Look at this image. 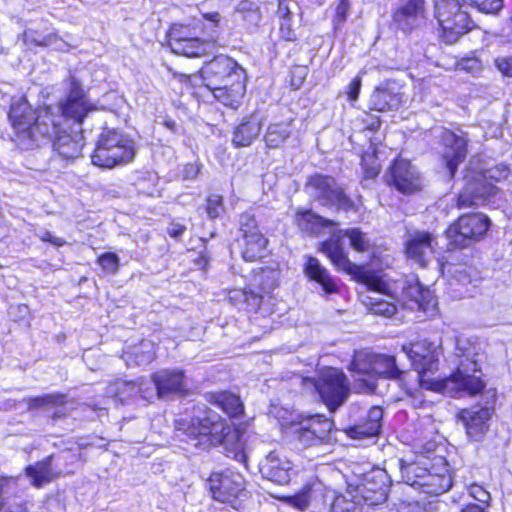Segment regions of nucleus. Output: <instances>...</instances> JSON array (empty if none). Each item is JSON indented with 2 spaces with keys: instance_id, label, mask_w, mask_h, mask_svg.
<instances>
[{
  "instance_id": "nucleus-50",
  "label": "nucleus",
  "mask_w": 512,
  "mask_h": 512,
  "mask_svg": "<svg viewBox=\"0 0 512 512\" xmlns=\"http://www.w3.org/2000/svg\"><path fill=\"white\" fill-rule=\"evenodd\" d=\"M137 383V397L141 399L152 401L158 398V387L154 379H143L140 378L136 381Z\"/></svg>"
},
{
  "instance_id": "nucleus-59",
  "label": "nucleus",
  "mask_w": 512,
  "mask_h": 512,
  "mask_svg": "<svg viewBox=\"0 0 512 512\" xmlns=\"http://www.w3.org/2000/svg\"><path fill=\"white\" fill-rule=\"evenodd\" d=\"M360 89H361V77L357 76L354 79H352V81L347 86L346 94H347L348 100L351 102L356 101L358 99Z\"/></svg>"
},
{
  "instance_id": "nucleus-54",
  "label": "nucleus",
  "mask_w": 512,
  "mask_h": 512,
  "mask_svg": "<svg viewBox=\"0 0 512 512\" xmlns=\"http://www.w3.org/2000/svg\"><path fill=\"white\" fill-rule=\"evenodd\" d=\"M484 13H497L503 7V0H463Z\"/></svg>"
},
{
  "instance_id": "nucleus-40",
  "label": "nucleus",
  "mask_w": 512,
  "mask_h": 512,
  "mask_svg": "<svg viewBox=\"0 0 512 512\" xmlns=\"http://www.w3.org/2000/svg\"><path fill=\"white\" fill-rule=\"evenodd\" d=\"M229 301L239 309L257 310L262 303V296L250 290L233 289L228 294Z\"/></svg>"
},
{
  "instance_id": "nucleus-41",
  "label": "nucleus",
  "mask_w": 512,
  "mask_h": 512,
  "mask_svg": "<svg viewBox=\"0 0 512 512\" xmlns=\"http://www.w3.org/2000/svg\"><path fill=\"white\" fill-rule=\"evenodd\" d=\"M234 13L247 25V28L258 27L261 21V12L258 3L250 0H242L235 7Z\"/></svg>"
},
{
  "instance_id": "nucleus-3",
  "label": "nucleus",
  "mask_w": 512,
  "mask_h": 512,
  "mask_svg": "<svg viewBox=\"0 0 512 512\" xmlns=\"http://www.w3.org/2000/svg\"><path fill=\"white\" fill-rule=\"evenodd\" d=\"M456 355L460 358L457 370L448 378L437 381L432 389L453 398L480 393L485 384L476 374L480 373L481 361L476 347L458 341Z\"/></svg>"
},
{
  "instance_id": "nucleus-42",
  "label": "nucleus",
  "mask_w": 512,
  "mask_h": 512,
  "mask_svg": "<svg viewBox=\"0 0 512 512\" xmlns=\"http://www.w3.org/2000/svg\"><path fill=\"white\" fill-rule=\"evenodd\" d=\"M214 404L230 417H239L243 413L240 398L230 392H221L214 396Z\"/></svg>"
},
{
  "instance_id": "nucleus-9",
  "label": "nucleus",
  "mask_w": 512,
  "mask_h": 512,
  "mask_svg": "<svg viewBox=\"0 0 512 512\" xmlns=\"http://www.w3.org/2000/svg\"><path fill=\"white\" fill-rule=\"evenodd\" d=\"M347 237L353 249L364 252L370 248V240L359 228L339 230L338 234H333L328 240L321 244L320 250L331 260L337 269L352 273L355 265L348 259L343 249L341 238Z\"/></svg>"
},
{
  "instance_id": "nucleus-39",
  "label": "nucleus",
  "mask_w": 512,
  "mask_h": 512,
  "mask_svg": "<svg viewBox=\"0 0 512 512\" xmlns=\"http://www.w3.org/2000/svg\"><path fill=\"white\" fill-rule=\"evenodd\" d=\"M125 355L128 364L132 361L137 366H146L156 357L155 346L152 341L143 340Z\"/></svg>"
},
{
  "instance_id": "nucleus-46",
  "label": "nucleus",
  "mask_w": 512,
  "mask_h": 512,
  "mask_svg": "<svg viewBox=\"0 0 512 512\" xmlns=\"http://www.w3.org/2000/svg\"><path fill=\"white\" fill-rule=\"evenodd\" d=\"M291 128L288 123L269 125L264 140L268 148H279L290 136Z\"/></svg>"
},
{
  "instance_id": "nucleus-27",
  "label": "nucleus",
  "mask_w": 512,
  "mask_h": 512,
  "mask_svg": "<svg viewBox=\"0 0 512 512\" xmlns=\"http://www.w3.org/2000/svg\"><path fill=\"white\" fill-rule=\"evenodd\" d=\"M382 419V408L374 406L367 410L355 424L348 426L345 433L353 439L373 438L381 430Z\"/></svg>"
},
{
  "instance_id": "nucleus-6",
  "label": "nucleus",
  "mask_w": 512,
  "mask_h": 512,
  "mask_svg": "<svg viewBox=\"0 0 512 512\" xmlns=\"http://www.w3.org/2000/svg\"><path fill=\"white\" fill-rule=\"evenodd\" d=\"M349 370L361 375L395 381H402L406 374L398 367L394 356L376 353L369 349L355 351Z\"/></svg>"
},
{
  "instance_id": "nucleus-20",
  "label": "nucleus",
  "mask_w": 512,
  "mask_h": 512,
  "mask_svg": "<svg viewBox=\"0 0 512 512\" xmlns=\"http://www.w3.org/2000/svg\"><path fill=\"white\" fill-rule=\"evenodd\" d=\"M444 150L442 153V162L445 165L450 178L455 176L459 164H461L467 156L468 140L463 132L457 134L446 130L442 134Z\"/></svg>"
},
{
  "instance_id": "nucleus-64",
  "label": "nucleus",
  "mask_w": 512,
  "mask_h": 512,
  "mask_svg": "<svg viewBox=\"0 0 512 512\" xmlns=\"http://www.w3.org/2000/svg\"><path fill=\"white\" fill-rule=\"evenodd\" d=\"M186 231V226L177 222H172L167 228L170 237L179 239Z\"/></svg>"
},
{
  "instance_id": "nucleus-29",
  "label": "nucleus",
  "mask_w": 512,
  "mask_h": 512,
  "mask_svg": "<svg viewBox=\"0 0 512 512\" xmlns=\"http://www.w3.org/2000/svg\"><path fill=\"white\" fill-rule=\"evenodd\" d=\"M56 129L49 136L41 137V139L51 138L56 135L53 143L55 151L64 159H75L81 155L83 148V140L79 135H71L60 130L61 122H58Z\"/></svg>"
},
{
  "instance_id": "nucleus-51",
  "label": "nucleus",
  "mask_w": 512,
  "mask_h": 512,
  "mask_svg": "<svg viewBox=\"0 0 512 512\" xmlns=\"http://www.w3.org/2000/svg\"><path fill=\"white\" fill-rule=\"evenodd\" d=\"M257 281L261 290L264 293L269 294L279 284V272L272 269H265L258 276Z\"/></svg>"
},
{
  "instance_id": "nucleus-8",
  "label": "nucleus",
  "mask_w": 512,
  "mask_h": 512,
  "mask_svg": "<svg viewBox=\"0 0 512 512\" xmlns=\"http://www.w3.org/2000/svg\"><path fill=\"white\" fill-rule=\"evenodd\" d=\"M224 424L213 411L206 412L203 418L181 417L175 420V437L195 447L209 442V436L224 432Z\"/></svg>"
},
{
  "instance_id": "nucleus-60",
  "label": "nucleus",
  "mask_w": 512,
  "mask_h": 512,
  "mask_svg": "<svg viewBox=\"0 0 512 512\" xmlns=\"http://www.w3.org/2000/svg\"><path fill=\"white\" fill-rule=\"evenodd\" d=\"M495 65L504 75L512 77V56L497 58Z\"/></svg>"
},
{
  "instance_id": "nucleus-4",
  "label": "nucleus",
  "mask_w": 512,
  "mask_h": 512,
  "mask_svg": "<svg viewBox=\"0 0 512 512\" xmlns=\"http://www.w3.org/2000/svg\"><path fill=\"white\" fill-rule=\"evenodd\" d=\"M135 155L136 146L131 138L115 130H108L100 135L91 161L98 167L111 169L132 162Z\"/></svg>"
},
{
  "instance_id": "nucleus-12",
  "label": "nucleus",
  "mask_w": 512,
  "mask_h": 512,
  "mask_svg": "<svg viewBox=\"0 0 512 512\" xmlns=\"http://www.w3.org/2000/svg\"><path fill=\"white\" fill-rule=\"evenodd\" d=\"M333 422L321 415L303 418L291 425L294 439L303 447H320L331 442Z\"/></svg>"
},
{
  "instance_id": "nucleus-26",
  "label": "nucleus",
  "mask_w": 512,
  "mask_h": 512,
  "mask_svg": "<svg viewBox=\"0 0 512 512\" xmlns=\"http://www.w3.org/2000/svg\"><path fill=\"white\" fill-rule=\"evenodd\" d=\"M452 487V477L447 462L440 458L439 464L431 469L426 468V473L421 482L420 492L429 495H440Z\"/></svg>"
},
{
  "instance_id": "nucleus-53",
  "label": "nucleus",
  "mask_w": 512,
  "mask_h": 512,
  "mask_svg": "<svg viewBox=\"0 0 512 512\" xmlns=\"http://www.w3.org/2000/svg\"><path fill=\"white\" fill-rule=\"evenodd\" d=\"M225 211L223 197L219 194H210L206 200V212L210 219L220 217Z\"/></svg>"
},
{
  "instance_id": "nucleus-5",
  "label": "nucleus",
  "mask_w": 512,
  "mask_h": 512,
  "mask_svg": "<svg viewBox=\"0 0 512 512\" xmlns=\"http://www.w3.org/2000/svg\"><path fill=\"white\" fill-rule=\"evenodd\" d=\"M306 193L322 206L336 207L347 213H359L362 204L348 197L334 178L315 174L305 184Z\"/></svg>"
},
{
  "instance_id": "nucleus-32",
  "label": "nucleus",
  "mask_w": 512,
  "mask_h": 512,
  "mask_svg": "<svg viewBox=\"0 0 512 512\" xmlns=\"http://www.w3.org/2000/svg\"><path fill=\"white\" fill-rule=\"evenodd\" d=\"M304 274L309 280L317 282L325 293L331 294L337 291L334 279L317 258L307 256L304 264Z\"/></svg>"
},
{
  "instance_id": "nucleus-24",
  "label": "nucleus",
  "mask_w": 512,
  "mask_h": 512,
  "mask_svg": "<svg viewBox=\"0 0 512 512\" xmlns=\"http://www.w3.org/2000/svg\"><path fill=\"white\" fill-rule=\"evenodd\" d=\"M158 387V399L170 396H184L188 393L186 377L180 369H162L152 374Z\"/></svg>"
},
{
  "instance_id": "nucleus-57",
  "label": "nucleus",
  "mask_w": 512,
  "mask_h": 512,
  "mask_svg": "<svg viewBox=\"0 0 512 512\" xmlns=\"http://www.w3.org/2000/svg\"><path fill=\"white\" fill-rule=\"evenodd\" d=\"M457 69L472 75H477L482 71V64L481 61L475 57L463 58L457 62Z\"/></svg>"
},
{
  "instance_id": "nucleus-18",
  "label": "nucleus",
  "mask_w": 512,
  "mask_h": 512,
  "mask_svg": "<svg viewBox=\"0 0 512 512\" xmlns=\"http://www.w3.org/2000/svg\"><path fill=\"white\" fill-rule=\"evenodd\" d=\"M404 246L407 257L424 268L434 258L437 241L432 233L416 230L406 234Z\"/></svg>"
},
{
  "instance_id": "nucleus-38",
  "label": "nucleus",
  "mask_w": 512,
  "mask_h": 512,
  "mask_svg": "<svg viewBox=\"0 0 512 512\" xmlns=\"http://www.w3.org/2000/svg\"><path fill=\"white\" fill-rule=\"evenodd\" d=\"M426 468L425 463L400 461V473L403 482L419 491Z\"/></svg>"
},
{
  "instance_id": "nucleus-44",
  "label": "nucleus",
  "mask_w": 512,
  "mask_h": 512,
  "mask_svg": "<svg viewBox=\"0 0 512 512\" xmlns=\"http://www.w3.org/2000/svg\"><path fill=\"white\" fill-rule=\"evenodd\" d=\"M424 13L416 10L414 7H410L407 3L399 7L393 14V21L403 31H410L417 19L422 17Z\"/></svg>"
},
{
  "instance_id": "nucleus-15",
  "label": "nucleus",
  "mask_w": 512,
  "mask_h": 512,
  "mask_svg": "<svg viewBox=\"0 0 512 512\" xmlns=\"http://www.w3.org/2000/svg\"><path fill=\"white\" fill-rule=\"evenodd\" d=\"M242 233V257L247 262H255L264 257L267 239L260 232L254 215L243 213L239 220Z\"/></svg>"
},
{
  "instance_id": "nucleus-14",
  "label": "nucleus",
  "mask_w": 512,
  "mask_h": 512,
  "mask_svg": "<svg viewBox=\"0 0 512 512\" xmlns=\"http://www.w3.org/2000/svg\"><path fill=\"white\" fill-rule=\"evenodd\" d=\"M403 351L411 361L412 366L417 371V378L420 381L421 375L427 372H433L437 369L438 358L440 355V342L429 339H421L403 346Z\"/></svg>"
},
{
  "instance_id": "nucleus-33",
  "label": "nucleus",
  "mask_w": 512,
  "mask_h": 512,
  "mask_svg": "<svg viewBox=\"0 0 512 512\" xmlns=\"http://www.w3.org/2000/svg\"><path fill=\"white\" fill-rule=\"evenodd\" d=\"M261 121L257 116H250L240 122L233 130L232 143L235 147L250 146L259 136Z\"/></svg>"
},
{
  "instance_id": "nucleus-23",
  "label": "nucleus",
  "mask_w": 512,
  "mask_h": 512,
  "mask_svg": "<svg viewBox=\"0 0 512 512\" xmlns=\"http://www.w3.org/2000/svg\"><path fill=\"white\" fill-rule=\"evenodd\" d=\"M168 45L175 54L186 57H201L211 47V43L198 37L183 38V26L173 25L169 31Z\"/></svg>"
},
{
  "instance_id": "nucleus-31",
  "label": "nucleus",
  "mask_w": 512,
  "mask_h": 512,
  "mask_svg": "<svg viewBox=\"0 0 512 512\" xmlns=\"http://www.w3.org/2000/svg\"><path fill=\"white\" fill-rule=\"evenodd\" d=\"M23 41L28 46L49 47L54 46L60 51H68L69 45L63 42L59 36L48 29L28 28L23 33Z\"/></svg>"
},
{
  "instance_id": "nucleus-49",
  "label": "nucleus",
  "mask_w": 512,
  "mask_h": 512,
  "mask_svg": "<svg viewBox=\"0 0 512 512\" xmlns=\"http://www.w3.org/2000/svg\"><path fill=\"white\" fill-rule=\"evenodd\" d=\"M137 383L136 381H126L118 379L110 385L108 392L114 393L120 397L121 400L137 397Z\"/></svg>"
},
{
  "instance_id": "nucleus-35",
  "label": "nucleus",
  "mask_w": 512,
  "mask_h": 512,
  "mask_svg": "<svg viewBox=\"0 0 512 512\" xmlns=\"http://www.w3.org/2000/svg\"><path fill=\"white\" fill-rule=\"evenodd\" d=\"M295 221L302 231L310 234H319L323 229L337 226L335 221L323 218L311 210L298 211Z\"/></svg>"
},
{
  "instance_id": "nucleus-7",
  "label": "nucleus",
  "mask_w": 512,
  "mask_h": 512,
  "mask_svg": "<svg viewBox=\"0 0 512 512\" xmlns=\"http://www.w3.org/2000/svg\"><path fill=\"white\" fill-rule=\"evenodd\" d=\"M489 226V218L482 213L460 216L446 230L447 249L452 251L470 247L484 237Z\"/></svg>"
},
{
  "instance_id": "nucleus-63",
  "label": "nucleus",
  "mask_w": 512,
  "mask_h": 512,
  "mask_svg": "<svg viewBox=\"0 0 512 512\" xmlns=\"http://www.w3.org/2000/svg\"><path fill=\"white\" fill-rule=\"evenodd\" d=\"M39 237L43 242H49L56 247H61L66 243V241L63 238L56 237L50 231L47 230L41 232Z\"/></svg>"
},
{
  "instance_id": "nucleus-48",
  "label": "nucleus",
  "mask_w": 512,
  "mask_h": 512,
  "mask_svg": "<svg viewBox=\"0 0 512 512\" xmlns=\"http://www.w3.org/2000/svg\"><path fill=\"white\" fill-rule=\"evenodd\" d=\"M223 444L226 447L227 455L232 457L239 463H245L247 456L244 451V447L242 442L239 439L237 434H233L231 436L227 435L223 439Z\"/></svg>"
},
{
  "instance_id": "nucleus-10",
  "label": "nucleus",
  "mask_w": 512,
  "mask_h": 512,
  "mask_svg": "<svg viewBox=\"0 0 512 512\" xmlns=\"http://www.w3.org/2000/svg\"><path fill=\"white\" fill-rule=\"evenodd\" d=\"M435 17L442 28L443 41L454 44L471 29L472 21L458 0H435Z\"/></svg>"
},
{
  "instance_id": "nucleus-11",
  "label": "nucleus",
  "mask_w": 512,
  "mask_h": 512,
  "mask_svg": "<svg viewBox=\"0 0 512 512\" xmlns=\"http://www.w3.org/2000/svg\"><path fill=\"white\" fill-rule=\"evenodd\" d=\"M322 402L330 411H335L350 394L349 383L343 371L336 368L323 370L314 383Z\"/></svg>"
},
{
  "instance_id": "nucleus-19",
  "label": "nucleus",
  "mask_w": 512,
  "mask_h": 512,
  "mask_svg": "<svg viewBox=\"0 0 512 512\" xmlns=\"http://www.w3.org/2000/svg\"><path fill=\"white\" fill-rule=\"evenodd\" d=\"M466 178V185L458 195L456 206L459 209L478 207L486 204L497 192V187L479 174L472 179Z\"/></svg>"
},
{
  "instance_id": "nucleus-13",
  "label": "nucleus",
  "mask_w": 512,
  "mask_h": 512,
  "mask_svg": "<svg viewBox=\"0 0 512 512\" xmlns=\"http://www.w3.org/2000/svg\"><path fill=\"white\" fill-rule=\"evenodd\" d=\"M390 487V478L381 468H374L362 475L356 486V494L368 506L386 502Z\"/></svg>"
},
{
  "instance_id": "nucleus-62",
  "label": "nucleus",
  "mask_w": 512,
  "mask_h": 512,
  "mask_svg": "<svg viewBox=\"0 0 512 512\" xmlns=\"http://www.w3.org/2000/svg\"><path fill=\"white\" fill-rule=\"evenodd\" d=\"M348 10H349V1L348 0H339V3L336 7L335 21L337 23H343L347 18Z\"/></svg>"
},
{
  "instance_id": "nucleus-61",
  "label": "nucleus",
  "mask_w": 512,
  "mask_h": 512,
  "mask_svg": "<svg viewBox=\"0 0 512 512\" xmlns=\"http://www.w3.org/2000/svg\"><path fill=\"white\" fill-rule=\"evenodd\" d=\"M291 19L280 22V34L281 37L287 41H294L296 39V33L292 29Z\"/></svg>"
},
{
  "instance_id": "nucleus-25",
  "label": "nucleus",
  "mask_w": 512,
  "mask_h": 512,
  "mask_svg": "<svg viewBox=\"0 0 512 512\" xmlns=\"http://www.w3.org/2000/svg\"><path fill=\"white\" fill-rule=\"evenodd\" d=\"M323 498L314 502L315 512H362L363 502L351 492L336 495L332 491H323Z\"/></svg>"
},
{
  "instance_id": "nucleus-16",
  "label": "nucleus",
  "mask_w": 512,
  "mask_h": 512,
  "mask_svg": "<svg viewBox=\"0 0 512 512\" xmlns=\"http://www.w3.org/2000/svg\"><path fill=\"white\" fill-rule=\"evenodd\" d=\"M244 483L243 476L231 469L213 472L208 479L213 499L223 503L236 499L244 490Z\"/></svg>"
},
{
  "instance_id": "nucleus-22",
  "label": "nucleus",
  "mask_w": 512,
  "mask_h": 512,
  "mask_svg": "<svg viewBox=\"0 0 512 512\" xmlns=\"http://www.w3.org/2000/svg\"><path fill=\"white\" fill-rule=\"evenodd\" d=\"M493 408L475 405L460 410L458 419L463 423L467 436L480 441L488 431V421L492 417Z\"/></svg>"
},
{
  "instance_id": "nucleus-1",
  "label": "nucleus",
  "mask_w": 512,
  "mask_h": 512,
  "mask_svg": "<svg viewBox=\"0 0 512 512\" xmlns=\"http://www.w3.org/2000/svg\"><path fill=\"white\" fill-rule=\"evenodd\" d=\"M203 84L223 105L237 108L246 91L245 70L231 57L219 55L200 70Z\"/></svg>"
},
{
  "instance_id": "nucleus-30",
  "label": "nucleus",
  "mask_w": 512,
  "mask_h": 512,
  "mask_svg": "<svg viewBox=\"0 0 512 512\" xmlns=\"http://www.w3.org/2000/svg\"><path fill=\"white\" fill-rule=\"evenodd\" d=\"M372 296H368L370 311L373 314L385 317H391L395 314L397 308L391 301L394 299L391 295L385 292L386 284L380 280H375L370 284Z\"/></svg>"
},
{
  "instance_id": "nucleus-21",
  "label": "nucleus",
  "mask_w": 512,
  "mask_h": 512,
  "mask_svg": "<svg viewBox=\"0 0 512 512\" xmlns=\"http://www.w3.org/2000/svg\"><path fill=\"white\" fill-rule=\"evenodd\" d=\"M387 182L403 194H411L421 189V178L414 166L407 160H396L387 175Z\"/></svg>"
},
{
  "instance_id": "nucleus-2",
  "label": "nucleus",
  "mask_w": 512,
  "mask_h": 512,
  "mask_svg": "<svg viewBox=\"0 0 512 512\" xmlns=\"http://www.w3.org/2000/svg\"><path fill=\"white\" fill-rule=\"evenodd\" d=\"M35 114L25 97L12 100L8 116L15 133L14 141L21 149L37 146L41 137L49 136L59 124L51 107Z\"/></svg>"
},
{
  "instance_id": "nucleus-17",
  "label": "nucleus",
  "mask_w": 512,
  "mask_h": 512,
  "mask_svg": "<svg viewBox=\"0 0 512 512\" xmlns=\"http://www.w3.org/2000/svg\"><path fill=\"white\" fill-rule=\"evenodd\" d=\"M58 114L54 113L55 120L61 122L62 119L73 120L81 123L89 111L86 95L80 82L73 76L70 77L69 93L64 102L57 108Z\"/></svg>"
},
{
  "instance_id": "nucleus-36",
  "label": "nucleus",
  "mask_w": 512,
  "mask_h": 512,
  "mask_svg": "<svg viewBox=\"0 0 512 512\" xmlns=\"http://www.w3.org/2000/svg\"><path fill=\"white\" fill-rule=\"evenodd\" d=\"M402 102V96L387 87L376 88L370 97V108L378 112L397 109Z\"/></svg>"
},
{
  "instance_id": "nucleus-28",
  "label": "nucleus",
  "mask_w": 512,
  "mask_h": 512,
  "mask_svg": "<svg viewBox=\"0 0 512 512\" xmlns=\"http://www.w3.org/2000/svg\"><path fill=\"white\" fill-rule=\"evenodd\" d=\"M292 463L285 457H280L276 452H271L261 463L262 476L276 484L285 485L290 482Z\"/></svg>"
},
{
  "instance_id": "nucleus-52",
  "label": "nucleus",
  "mask_w": 512,
  "mask_h": 512,
  "mask_svg": "<svg viewBox=\"0 0 512 512\" xmlns=\"http://www.w3.org/2000/svg\"><path fill=\"white\" fill-rule=\"evenodd\" d=\"M97 263L104 273L115 275L119 270L120 259L113 252H105L98 257Z\"/></svg>"
},
{
  "instance_id": "nucleus-47",
  "label": "nucleus",
  "mask_w": 512,
  "mask_h": 512,
  "mask_svg": "<svg viewBox=\"0 0 512 512\" xmlns=\"http://www.w3.org/2000/svg\"><path fill=\"white\" fill-rule=\"evenodd\" d=\"M323 498L322 490H312L295 495L291 499V504L303 512H315L314 502Z\"/></svg>"
},
{
  "instance_id": "nucleus-56",
  "label": "nucleus",
  "mask_w": 512,
  "mask_h": 512,
  "mask_svg": "<svg viewBox=\"0 0 512 512\" xmlns=\"http://www.w3.org/2000/svg\"><path fill=\"white\" fill-rule=\"evenodd\" d=\"M509 167L506 164H497L494 167L486 169L482 174H479L485 180L492 179L495 181H500L505 179L509 175Z\"/></svg>"
},
{
  "instance_id": "nucleus-43",
  "label": "nucleus",
  "mask_w": 512,
  "mask_h": 512,
  "mask_svg": "<svg viewBox=\"0 0 512 512\" xmlns=\"http://www.w3.org/2000/svg\"><path fill=\"white\" fill-rule=\"evenodd\" d=\"M67 395L60 392L48 393L25 399L29 411L47 407H61L65 405Z\"/></svg>"
},
{
  "instance_id": "nucleus-55",
  "label": "nucleus",
  "mask_w": 512,
  "mask_h": 512,
  "mask_svg": "<svg viewBox=\"0 0 512 512\" xmlns=\"http://www.w3.org/2000/svg\"><path fill=\"white\" fill-rule=\"evenodd\" d=\"M452 278L450 285H461L466 286L473 283L474 279L471 275V269L468 267L457 266L451 272Z\"/></svg>"
},
{
  "instance_id": "nucleus-37",
  "label": "nucleus",
  "mask_w": 512,
  "mask_h": 512,
  "mask_svg": "<svg viewBox=\"0 0 512 512\" xmlns=\"http://www.w3.org/2000/svg\"><path fill=\"white\" fill-rule=\"evenodd\" d=\"M52 459V456H48L42 461L29 465L26 468V475L31 479L35 487H41L56 477L52 469Z\"/></svg>"
},
{
  "instance_id": "nucleus-58",
  "label": "nucleus",
  "mask_w": 512,
  "mask_h": 512,
  "mask_svg": "<svg viewBox=\"0 0 512 512\" xmlns=\"http://www.w3.org/2000/svg\"><path fill=\"white\" fill-rule=\"evenodd\" d=\"M468 493L478 502L486 504L487 506L489 505L491 496L483 486L473 483L468 487Z\"/></svg>"
},
{
  "instance_id": "nucleus-45",
  "label": "nucleus",
  "mask_w": 512,
  "mask_h": 512,
  "mask_svg": "<svg viewBox=\"0 0 512 512\" xmlns=\"http://www.w3.org/2000/svg\"><path fill=\"white\" fill-rule=\"evenodd\" d=\"M424 13L416 10L414 7H410L407 3L399 7L393 14V21L403 31H410L417 19L422 17Z\"/></svg>"
},
{
  "instance_id": "nucleus-34",
  "label": "nucleus",
  "mask_w": 512,
  "mask_h": 512,
  "mask_svg": "<svg viewBox=\"0 0 512 512\" xmlns=\"http://www.w3.org/2000/svg\"><path fill=\"white\" fill-rule=\"evenodd\" d=\"M403 295L419 308L426 310L434 303L432 292L424 288L416 277H410L402 288Z\"/></svg>"
}]
</instances>
